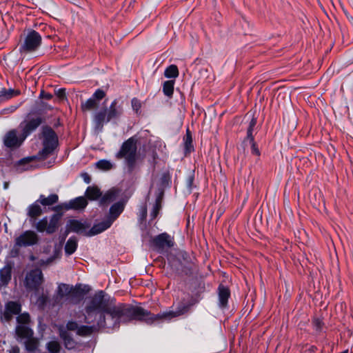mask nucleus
<instances>
[{
	"label": "nucleus",
	"mask_w": 353,
	"mask_h": 353,
	"mask_svg": "<svg viewBox=\"0 0 353 353\" xmlns=\"http://www.w3.org/2000/svg\"><path fill=\"white\" fill-rule=\"evenodd\" d=\"M17 334L21 338H30L32 334V330L28 327V325H18L16 328Z\"/></svg>",
	"instance_id": "nucleus-23"
},
{
	"label": "nucleus",
	"mask_w": 353,
	"mask_h": 353,
	"mask_svg": "<svg viewBox=\"0 0 353 353\" xmlns=\"http://www.w3.org/2000/svg\"><path fill=\"white\" fill-rule=\"evenodd\" d=\"M21 94L19 90L3 88L0 90V102L6 101Z\"/></svg>",
	"instance_id": "nucleus-22"
},
{
	"label": "nucleus",
	"mask_w": 353,
	"mask_h": 353,
	"mask_svg": "<svg viewBox=\"0 0 353 353\" xmlns=\"http://www.w3.org/2000/svg\"><path fill=\"white\" fill-rule=\"evenodd\" d=\"M41 208L37 203H34L28 208V216L31 218L35 219L41 215Z\"/></svg>",
	"instance_id": "nucleus-32"
},
{
	"label": "nucleus",
	"mask_w": 353,
	"mask_h": 353,
	"mask_svg": "<svg viewBox=\"0 0 353 353\" xmlns=\"http://www.w3.org/2000/svg\"><path fill=\"white\" fill-rule=\"evenodd\" d=\"M123 112L122 105L117 99H114L109 108H103L94 112L93 122L94 128L101 130L104 124L109 121L119 119Z\"/></svg>",
	"instance_id": "nucleus-3"
},
{
	"label": "nucleus",
	"mask_w": 353,
	"mask_h": 353,
	"mask_svg": "<svg viewBox=\"0 0 353 353\" xmlns=\"http://www.w3.org/2000/svg\"><path fill=\"white\" fill-rule=\"evenodd\" d=\"M10 353H19V348L17 346L12 347Z\"/></svg>",
	"instance_id": "nucleus-48"
},
{
	"label": "nucleus",
	"mask_w": 353,
	"mask_h": 353,
	"mask_svg": "<svg viewBox=\"0 0 353 353\" xmlns=\"http://www.w3.org/2000/svg\"><path fill=\"white\" fill-rule=\"evenodd\" d=\"M123 209L124 203L123 202L119 201L114 203L111 206L110 209V216L107 219L111 220L112 223H113L123 211Z\"/></svg>",
	"instance_id": "nucleus-19"
},
{
	"label": "nucleus",
	"mask_w": 353,
	"mask_h": 353,
	"mask_svg": "<svg viewBox=\"0 0 353 353\" xmlns=\"http://www.w3.org/2000/svg\"><path fill=\"white\" fill-rule=\"evenodd\" d=\"M184 141V150L185 154L191 152L194 150L192 145V138L189 129L186 131V134L183 138Z\"/></svg>",
	"instance_id": "nucleus-28"
},
{
	"label": "nucleus",
	"mask_w": 353,
	"mask_h": 353,
	"mask_svg": "<svg viewBox=\"0 0 353 353\" xmlns=\"http://www.w3.org/2000/svg\"><path fill=\"white\" fill-rule=\"evenodd\" d=\"M12 267L10 265H5L0 270V285L6 286L11 280Z\"/></svg>",
	"instance_id": "nucleus-20"
},
{
	"label": "nucleus",
	"mask_w": 353,
	"mask_h": 353,
	"mask_svg": "<svg viewBox=\"0 0 353 353\" xmlns=\"http://www.w3.org/2000/svg\"><path fill=\"white\" fill-rule=\"evenodd\" d=\"M137 150L136 141L133 137H131L122 144L120 150L116 154L117 159H124L129 173H132L135 168Z\"/></svg>",
	"instance_id": "nucleus-4"
},
{
	"label": "nucleus",
	"mask_w": 353,
	"mask_h": 353,
	"mask_svg": "<svg viewBox=\"0 0 353 353\" xmlns=\"http://www.w3.org/2000/svg\"><path fill=\"white\" fill-rule=\"evenodd\" d=\"M118 192L116 190L108 191L101 198L102 203H107L114 201L117 197Z\"/></svg>",
	"instance_id": "nucleus-31"
},
{
	"label": "nucleus",
	"mask_w": 353,
	"mask_h": 353,
	"mask_svg": "<svg viewBox=\"0 0 353 353\" xmlns=\"http://www.w3.org/2000/svg\"><path fill=\"white\" fill-rule=\"evenodd\" d=\"M46 348L49 353H59L60 343L57 341H51L46 344Z\"/></svg>",
	"instance_id": "nucleus-35"
},
{
	"label": "nucleus",
	"mask_w": 353,
	"mask_h": 353,
	"mask_svg": "<svg viewBox=\"0 0 353 353\" xmlns=\"http://www.w3.org/2000/svg\"><path fill=\"white\" fill-rule=\"evenodd\" d=\"M248 141L251 144L252 153L253 154L259 156L260 155V152H259V148L256 146V143L254 142V137H252V141L251 140H248Z\"/></svg>",
	"instance_id": "nucleus-42"
},
{
	"label": "nucleus",
	"mask_w": 353,
	"mask_h": 353,
	"mask_svg": "<svg viewBox=\"0 0 353 353\" xmlns=\"http://www.w3.org/2000/svg\"><path fill=\"white\" fill-rule=\"evenodd\" d=\"M26 138L18 130L8 131L3 137V143L8 148H17L21 145Z\"/></svg>",
	"instance_id": "nucleus-10"
},
{
	"label": "nucleus",
	"mask_w": 353,
	"mask_h": 353,
	"mask_svg": "<svg viewBox=\"0 0 353 353\" xmlns=\"http://www.w3.org/2000/svg\"><path fill=\"white\" fill-rule=\"evenodd\" d=\"M71 292V288L69 285L61 283L58 285L57 290V299H62L68 296Z\"/></svg>",
	"instance_id": "nucleus-25"
},
{
	"label": "nucleus",
	"mask_w": 353,
	"mask_h": 353,
	"mask_svg": "<svg viewBox=\"0 0 353 353\" xmlns=\"http://www.w3.org/2000/svg\"><path fill=\"white\" fill-rule=\"evenodd\" d=\"M41 43V35L35 30H31L26 37L24 42L20 48V50L21 52H33L40 46Z\"/></svg>",
	"instance_id": "nucleus-8"
},
{
	"label": "nucleus",
	"mask_w": 353,
	"mask_h": 353,
	"mask_svg": "<svg viewBox=\"0 0 353 353\" xmlns=\"http://www.w3.org/2000/svg\"><path fill=\"white\" fill-rule=\"evenodd\" d=\"M44 281L43 272L39 268H34L26 274L23 285L28 292H37Z\"/></svg>",
	"instance_id": "nucleus-6"
},
{
	"label": "nucleus",
	"mask_w": 353,
	"mask_h": 353,
	"mask_svg": "<svg viewBox=\"0 0 353 353\" xmlns=\"http://www.w3.org/2000/svg\"><path fill=\"white\" fill-rule=\"evenodd\" d=\"M120 306H130L129 305L118 304L112 305L104 298V292L99 291L91 299L85 308L83 321L92 325H80L77 329V334L86 337L92 335L97 330L101 328L114 329L119 327L120 323H126L132 319L124 320L120 317V314L113 312Z\"/></svg>",
	"instance_id": "nucleus-1"
},
{
	"label": "nucleus",
	"mask_w": 353,
	"mask_h": 353,
	"mask_svg": "<svg viewBox=\"0 0 353 353\" xmlns=\"http://www.w3.org/2000/svg\"><path fill=\"white\" fill-rule=\"evenodd\" d=\"M97 167L103 170H109L113 168L112 163L108 160H100L96 163Z\"/></svg>",
	"instance_id": "nucleus-36"
},
{
	"label": "nucleus",
	"mask_w": 353,
	"mask_h": 353,
	"mask_svg": "<svg viewBox=\"0 0 353 353\" xmlns=\"http://www.w3.org/2000/svg\"><path fill=\"white\" fill-rule=\"evenodd\" d=\"M189 305L181 303L175 311L164 312L158 314H153L141 307L120 306L114 310L117 314L123 319H134L143 321L147 323H152L160 319H171L172 318L182 315L188 312Z\"/></svg>",
	"instance_id": "nucleus-2"
},
{
	"label": "nucleus",
	"mask_w": 353,
	"mask_h": 353,
	"mask_svg": "<svg viewBox=\"0 0 353 353\" xmlns=\"http://www.w3.org/2000/svg\"><path fill=\"white\" fill-rule=\"evenodd\" d=\"M58 196L56 194H52L48 197H45L43 195H41L39 201L43 205H52L58 201Z\"/></svg>",
	"instance_id": "nucleus-26"
},
{
	"label": "nucleus",
	"mask_w": 353,
	"mask_h": 353,
	"mask_svg": "<svg viewBox=\"0 0 353 353\" xmlns=\"http://www.w3.org/2000/svg\"><path fill=\"white\" fill-rule=\"evenodd\" d=\"M17 321L19 325H28L30 322V315L28 313H23L19 314Z\"/></svg>",
	"instance_id": "nucleus-37"
},
{
	"label": "nucleus",
	"mask_w": 353,
	"mask_h": 353,
	"mask_svg": "<svg viewBox=\"0 0 353 353\" xmlns=\"http://www.w3.org/2000/svg\"><path fill=\"white\" fill-rule=\"evenodd\" d=\"M42 123L41 117L32 118L28 121L23 125L21 124L20 127L22 128L21 133L26 137L34 132Z\"/></svg>",
	"instance_id": "nucleus-13"
},
{
	"label": "nucleus",
	"mask_w": 353,
	"mask_h": 353,
	"mask_svg": "<svg viewBox=\"0 0 353 353\" xmlns=\"http://www.w3.org/2000/svg\"><path fill=\"white\" fill-rule=\"evenodd\" d=\"M21 311V305L17 302L10 301L6 305V312L8 315L17 314Z\"/></svg>",
	"instance_id": "nucleus-27"
},
{
	"label": "nucleus",
	"mask_w": 353,
	"mask_h": 353,
	"mask_svg": "<svg viewBox=\"0 0 353 353\" xmlns=\"http://www.w3.org/2000/svg\"><path fill=\"white\" fill-rule=\"evenodd\" d=\"M26 347L28 350L32 351L36 349V344L34 342L29 341L27 343Z\"/></svg>",
	"instance_id": "nucleus-47"
},
{
	"label": "nucleus",
	"mask_w": 353,
	"mask_h": 353,
	"mask_svg": "<svg viewBox=\"0 0 353 353\" xmlns=\"http://www.w3.org/2000/svg\"><path fill=\"white\" fill-rule=\"evenodd\" d=\"M98 104L97 101L90 97L85 101L81 103V110L83 112L90 111L95 109L98 106Z\"/></svg>",
	"instance_id": "nucleus-30"
},
{
	"label": "nucleus",
	"mask_w": 353,
	"mask_h": 353,
	"mask_svg": "<svg viewBox=\"0 0 353 353\" xmlns=\"http://www.w3.org/2000/svg\"><path fill=\"white\" fill-rule=\"evenodd\" d=\"M59 336L64 343L66 349L72 350L76 346V341L72 338V335L65 329L63 326H60L59 328Z\"/></svg>",
	"instance_id": "nucleus-14"
},
{
	"label": "nucleus",
	"mask_w": 353,
	"mask_h": 353,
	"mask_svg": "<svg viewBox=\"0 0 353 353\" xmlns=\"http://www.w3.org/2000/svg\"><path fill=\"white\" fill-rule=\"evenodd\" d=\"M164 75L167 78H176L179 76L178 68L175 65L168 66L165 72Z\"/></svg>",
	"instance_id": "nucleus-33"
},
{
	"label": "nucleus",
	"mask_w": 353,
	"mask_h": 353,
	"mask_svg": "<svg viewBox=\"0 0 353 353\" xmlns=\"http://www.w3.org/2000/svg\"><path fill=\"white\" fill-rule=\"evenodd\" d=\"M90 225H88L86 222H81L75 219L69 220L66 225L65 236L70 232L86 235V233L88 232V229Z\"/></svg>",
	"instance_id": "nucleus-11"
},
{
	"label": "nucleus",
	"mask_w": 353,
	"mask_h": 353,
	"mask_svg": "<svg viewBox=\"0 0 353 353\" xmlns=\"http://www.w3.org/2000/svg\"><path fill=\"white\" fill-rule=\"evenodd\" d=\"M77 239L74 236H71L65 243V252L67 255L72 254L77 248Z\"/></svg>",
	"instance_id": "nucleus-24"
},
{
	"label": "nucleus",
	"mask_w": 353,
	"mask_h": 353,
	"mask_svg": "<svg viewBox=\"0 0 353 353\" xmlns=\"http://www.w3.org/2000/svg\"><path fill=\"white\" fill-rule=\"evenodd\" d=\"M219 294V305L221 308H225L228 305V299L230 296V290L223 285H220L218 288Z\"/></svg>",
	"instance_id": "nucleus-16"
},
{
	"label": "nucleus",
	"mask_w": 353,
	"mask_h": 353,
	"mask_svg": "<svg viewBox=\"0 0 353 353\" xmlns=\"http://www.w3.org/2000/svg\"><path fill=\"white\" fill-rule=\"evenodd\" d=\"M87 205V200L83 196H79L66 203L65 208L67 210H81L85 208Z\"/></svg>",
	"instance_id": "nucleus-17"
},
{
	"label": "nucleus",
	"mask_w": 353,
	"mask_h": 353,
	"mask_svg": "<svg viewBox=\"0 0 353 353\" xmlns=\"http://www.w3.org/2000/svg\"><path fill=\"white\" fill-rule=\"evenodd\" d=\"M160 209V203L158 201H157L155 205H154L153 210L151 212V216L154 219L157 216L159 211Z\"/></svg>",
	"instance_id": "nucleus-43"
},
{
	"label": "nucleus",
	"mask_w": 353,
	"mask_h": 353,
	"mask_svg": "<svg viewBox=\"0 0 353 353\" xmlns=\"http://www.w3.org/2000/svg\"><path fill=\"white\" fill-rule=\"evenodd\" d=\"M60 219L59 214L52 215L50 220L44 217L36 223L35 228L40 232L46 231L48 234H52L58 228Z\"/></svg>",
	"instance_id": "nucleus-7"
},
{
	"label": "nucleus",
	"mask_w": 353,
	"mask_h": 353,
	"mask_svg": "<svg viewBox=\"0 0 353 353\" xmlns=\"http://www.w3.org/2000/svg\"><path fill=\"white\" fill-rule=\"evenodd\" d=\"M40 97L44 99L50 100L52 98V95L50 93L41 91L40 93Z\"/></svg>",
	"instance_id": "nucleus-45"
},
{
	"label": "nucleus",
	"mask_w": 353,
	"mask_h": 353,
	"mask_svg": "<svg viewBox=\"0 0 353 353\" xmlns=\"http://www.w3.org/2000/svg\"><path fill=\"white\" fill-rule=\"evenodd\" d=\"M55 94L59 99L63 100L65 97V90L59 88L55 91Z\"/></svg>",
	"instance_id": "nucleus-44"
},
{
	"label": "nucleus",
	"mask_w": 353,
	"mask_h": 353,
	"mask_svg": "<svg viewBox=\"0 0 353 353\" xmlns=\"http://www.w3.org/2000/svg\"><path fill=\"white\" fill-rule=\"evenodd\" d=\"M43 148L39 152L42 158H46L51 154L58 145V137L54 131L48 126L43 127L41 137Z\"/></svg>",
	"instance_id": "nucleus-5"
},
{
	"label": "nucleus",
	"mask_w": 353,
	"mask_h": 353,
	"mask_svg": "<svg viewBox=\"0 0 353 353\" xmlns=\"http://www.w3.org/2000/svg\"><path fill=\"white\" fill-rule=\"evenodd\" d=\"M154 245L159 250H163L173 246L174 242L171 236L167 233H162L153 239Z\"/></svg>",
	"instance_id": "nucleus-12"
},
{
	"label": "nucleus",
	"mask_w": 353,
	"mask_h": 353,
	"mask_svg": "<svg viewBox=\"0 0 353 353\" xmlns=\"http://www.w3.org/2000/svg\"><path fill=\"white\" fill-rule=\"evenodd\" d=\"M32 157H27L23 158L16 162L14 165V168L15 169V171L19 173H21L24 171L30 170L32 168L30 163L32 161Z\"/></svg>",
	"instance_id": "nucleus-18"
},
{
	"label": "nucleus",
	"mask_w": 353,
	"mask_h": 353,
	"mask_svg": "<svg viewBox=\"0 0 353 353\" xmlns=\"http://www.w3.org/2000/svg\"><path fill=\"white\" fill-rule=\"evenodd\" d=\"M79 327L78 323L74 321H70L67 323L66 327L65 329L68 331H76L77 332V329Z\"/></svg>",
	"instance_id": "nucleus-40"
},
{
	"label": "nucleus",
	"mask_w": 353,
	"mask_h": 353,
	"mask_svg": "<svg viewBox=\"0 0 353 353\" xmlns=\"http://www.w3.org/2000/svg\"><path fill=\"white\" fill-rule=\"evenodd\" d=\"M133 110L137 113L141 108V101L137 98H133L131 101Z\"/></svg>",
	"instance_id": "nucleus-41"
},
{
	"label": "nucleus",
	"mask_w": 353,
	"mask_h": 353,
	"mask_svg": "<svg viewBox=\"0 0 353 353\" xmlns=\"http://www.w3.org/2000/svg\"><path fill=\"white\" fill-rule=\"evenodd\" d=\"M81 177L86 183H90L91 182V177L88 173H83L81 174Z\"/></svg>",
	"instance_id": "nucleus-46"
},
{
	"label": "nucleus",
	"mask_w": 353,
	"mask_h": 353,
	"mask_svg": "<svg viewBox=\"0 0 353 353\" xmlns=\"http://www.w3.org/2000/svg\"><path fill=\"white\" fill-rule=\"evenodd\" d=\"M169 263L171 268L178 274H188L190 270V268L183 265L180 261L169 259Z\"/></svg>",
	"instance_id": "nucleus-21"
},
{
	"label": "nucleus",
	"mask_w": 353,
	"mask_h": 353,
	"mask_svg": "<svg viewBox=\"0 0 353 353\" xmlns=\"http://www.w3.org/2000/svg\"><path fill=\"white\" fill-rule=\"evenodd\" d=\"M39 241V236L32 230H26L19 235L14 241V246L26 248L36 245Z\"/></svg>",
	"instance_id": "nucleus-9"
},
{
	"label": "nucleus",
	"mask_w": 353,
	"mask_h": 353,
	"mask_svg": "<svg viewBox=\"0 0 353 353\" xmlns=\"http://www.w3.org/2000/svg\"><path fill=\"white\" fill-rule=\"evenodd\" d=\"M7 185H8L6 183V184H5V188H7Z\"/></svg>",
	"instance_id": "nucleus-49"
},
{
	"label": "nucleus",
	"mask_w": 353,
	"mask_h": 353,
	"mask_svg": "<svg viewBox=\"0 0 353 353\" xmlns=\"http://www.w3.org/2000/svg\"><path fill=\"white\" fill-rule=\"evenodd\" d=\"M174 81H166L163 83V91L165 95L170 97L174 91Z\"/></svg>",
	"instance_id": "nucleus-34"
},
{
	"label": "nucleus",
	"mask_w": 353,
	"mask_h": 353,
	"mask_svg": "<svg viewBox=\"0 0 353 353\" xmlns=\"http://www.w3.org/2000/svg\"><path fill=\"white\" fill-rule=\"evenodd\" d=\"M112 224V221L106 219L99 223L94 224L92 228L88 230V233H86V236H92L100 234L109 228Z\"/></svg>",
	"instance_id": "nucleus-15"
},
{
	"label": "nucleus",
	"mask_w": 353,
	"mask_h": 353,
	"mask_svg": "<svg viewBox=\"0 0 353 353\" xmlns=\"http://www.w3.org/2000/svg\"><path fill=\"white\" fill-rule=\"evenodd\" d=\"M256 124V119L255 118H252L250 122L249 127L248 128L247 137H246L247 140H251V141L252 140V137H253L252 132H253V129L255 127Z\"/></svg>",
	"instance_id": "nucleus-38"
},
{
	"label": "nucleus",
	"mask_w": 353,
	"mask_h": 353,
	"mask_svg": "<svg viewBox=\"0 0 353 353\" xmlns=\"http://www.w3.org/2000/svg\"><path fill=\"white\" fill-rule=\"evenodd\" d=\"M105 96V93L101 89H97L92 95V98L98 103Z\"/></svg>",
	"instance_id": "nucleus-39"
},
{
	"label": "nucleus",
	"mask_w": 353,
	"mask_h": 353,
	"mask_svg": "<svg viewBox=\"0 0 353 353\" xmlns=\"http://www.w3.org/2000/svg\"><path fill=\"white\" fill-rule=\"evenodd\" d=\"M101 195L100 190L97 187L89 186L86 190V196L91 200H96Z\"/></svg>",
	"instance_id": "nucleus-29"
}]
</instances>
